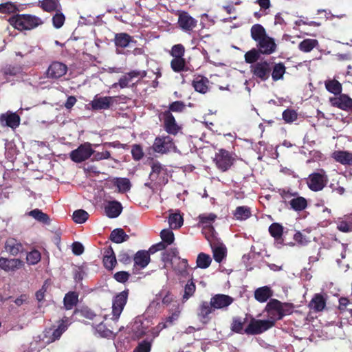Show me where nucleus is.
I'll return each instance as SVG.
<instances>
[{
  "label": "nucleus",
  "instance_id": "f257e3e1",
  "mask_svg": "<svg viewBox=\"0 0 352 352\" xmlns=\"http://www.w3.org/2000/svg\"><path fill=\"white\" fill-rule=\"evenodd\" d=\"M250 35L256 42L257 49L263 55H271L277 50L275 39L270 36L261 24H254L251 27Z\"/></svg>",
  "mask_w": 352,
  "mask_h": 352
},
{
  "label": "nucleus",
  "instance_id": "f03ea898",
  "mask_svg": "<svg viewBox=\"0 0 352 352\" xmlns=\"http://www.w3.org/2000/svg\"><path fill=\"white\" fill-rule=\"evenodd\" d=\"M8 21L11 26L20 32L34 30L43 23L40 17L30 14H13Z\"/></svg>",
  "mask_w": 352,
  "mask_h": 352
},
{
  "label": "nucleus",
  "instance_id": "7ed1b4c3",
  "mask_svg": "<svg viewBox=\"0 0 352 352\" xmlns=\"http://www.w3.org/2000/svg\"><path fill=\"white\" fill-rule=\"evenodd\" d=\"M269 319L275 324L276 320L282 319L284 316L291 314L294 311L292 303L281 302L276 299H271L265 307Z\"/></svg>",
  "mask_w": 352,
  "mask_h": 352
},
{
  "label": "nucleus",
  "instance_id": "20e7f679",
  "mask_svg": "<svg viewBox=\"0 0 352 352\" xmlns=\"http://www.w3.org/2000/svg\"><path fill=\"white\" fill-rule=\"evenodd\" d=\"M272 69V62L263 60L250 66V72L253 76L265 82L270 78Z\"/></svg>",
  "mask_w": 352,
  "mask_h": 352
},
{
  "label": "nucleus",
  "instance_id": "39448f33",
  "mask_svg": "<svg viewBox=\"0 0 352 352\" xmlns=\"http://www.w3.org/2000/svg\"><path fill=\"white\" fill-rule=\"evenodd\" d=\"M95 151L91 147V144L89 142H85L81 144L76 149L71 151L69 153L70 159L76 162L80 163L89 159Z\"/></svg>",
  "mask_w": 352,
  "mask_h": 352
},
{
  "label": "nucleus",
  "instance_id": "423d86ee",
  "mask_svg": "<svg viewBox=\"0 0 352 352\" xmlns=\"http://www.w3.org/2000/svg\"><path fill=\"white\" fill-rule=\"evenodd\" d=\"M214 160L219 170L226 171L232 166L235 158L231 153L226 149L221 148L216 153Z\"/></svg>",
  "mask_w": 352,
  "mask_h": 352
},
{
  "label": "nucleus",
  "instance_id": "0eeeda50",
  "mask_svg": "<svg viewBox=\"0 0 352 352\" xmlns=\"http://www.w3.org/2000/svg\"><path fill=\"white\" fill-rule=\"evenodd\" d=\"M178 27L184 32L190 34L197 25V20L188 12L179 11L177 20Z\"/></svg>",
  "mask_w": 352,
  "mask_h": 352
},
{
  "label": "nucleus",
  "instance_id": "6e6552de",
  "mask_svg": "<svg viewBox=\"0 0 352 352\" xmlns=\"http://www.w3.org/2000/svg\"><path fill=\"white\" fill-rule=\"evenodd\" d=\"M274 326L272 320L252 319L244 333L248 335L260 334Z\"/></svg>",
  "mask_w": 352,
  "mask_h": 352
},
{
  "label": "nucleus",
  "instance_id": "1a4fd4ad",
  "mask_svg": "<svg viewBox=\"0 0 352 352\" xmlns=\"http://www.w3.org/2000/svg\"><path fill=\"white\" fill-rule=\"evenodd\" d=\"M68 70L67 66L61 62L54 61L47 69L45 74L47 78L56 80L64 76Z\"/></svg>",
  "mask_w": 352,
  "mask_h": 352
},
{
  "label": "nucleus",
  "instance_id": "9d476101",
  "mask_svg": "<svg viewBox=\"0 0 352 352\" xmlns=\"http://www.w3.org/2000/svg\"><path fill=\"white\" fill-rule=\"evenodd\" d=\"M174 147L173 139L168 135L155 138L152 146V148L155 153L161 154L170 152Z\"/></svg>",
  "mask_w": 352,
  "mask_h": 352
},
{
  "label": "nucleus",
  "instance_id": "9b49d317",
  "mask_svg": "<svg viewBox=\"0 0 352 352\" xmlns=\"http://www.w3.org/2000/svg\"><path fill=\"white\" fill-rule=\"evenodd\" d=\"M128 298V292L123 291L118 294L113 300L112 314L113 319L118 320L123 309L126 303Z\"/></svg>",
  "mask_w": 352,
  "mask_h": 352
},
{
  "label": "nucleus",
  "instance_id": "f8f14e48",
  "mask_svg": "<svg viewBox=\"0 0 352 352\" xmlns=\"http://www.w3.org/2000/svg\"><path fill=\"white\" fill-rule=\"evenodd\" d=\"M329 102L333 107L352 113V98L347 94H341L338 96L331 97Z\"/></svg>",
  "mask_w": 352,
  "mask_h": 352
},
{
  "label": "nucleus",
  "instance_id": "ddd939ff",
  "mask_svg": "<svg viewBox=\"0 0 352 352\" xmlns=\"http://www.w3.org/2000/svg\"><path fill=\"white\" fill-rule=\"evenodd\" d=\"M199 226L202 227V233L205 235L207 240H210L206 231L208 230L212 235L214 232V229L212 226V223L217 219V215L213 213L209 214H201L198 217Z\"/></svg>",
  "mask_w": 352,
  "mask_h": 352
},
{
  "label": "nucleus",
  "instance_id": "4468645a",
  "mask_svg": "<svg viewBox=\"0 0 352 352\" xmlns=\"http://www.w3.org/2000/svg\"><path fill=\"white\" fill-rule=\"evenodd\" d=\"M164 128L165 131L172 135H176L180 127L177 125L175 117L170 111H165L162 113Z\"/></svg>",
  "mask_w": 352,
  "mask_h": 352
},
{
  "label": "nucleus",
  "instance_id": "2eb2a0df",
  "mask_svg": "<svg viewBox=\"0 0 352 352\" xmlns=\"http://www.w3.org/2000/svg\"><path fill=\"white\" fill-rule=\"evenodd\" d=\"M113 103V98L111 96L98 97L96 96L89 104L94 111L109 109Z\"/></svg>",
  "mask_w": 352,
  "mask_h": 352
},
{
  "label": "nucleus",
  "instance_id": "dca6fc26",
  "mask_svg": "<svg viewBox=\"0 0 352 352\" xmlns=\"http://www.w3.org/2000/svg\"><path fill=\"white\" fill-rule=\"evenodd\" d=\"M214 308L211 305L210 301H202L197 308V317L199 321L206 324L210 320L209 315L214 311Z\"/></svg>",
  "mask_w": 352,
  "mask_h": 352
},
{
  "label": "nucleus",
  "instance_id": "f3484780",
  "mask_svg": "<svg viewBox=\"0 0 352 352\" xmlns=\"http://www.w3.org/2000/svg\"><path fill=\"white\" fill-rule=\"evenodd\" d=\"M21 118L18 114L12 112H7L0 116V123L2 126H8L13 129L20 124Z\"/></svg>",
  "mask_w": 352,
  "mask_h": 352
},
{
  "label": "nucleus",
  "instance_id": "a211bd4d",
  "mask_svg": "<svg viewBox=\"0 0 352 352\" xmlns=\"http://www.w3.org/2000/svg\"><path fill=\"white\" fill-rule=\"evenodd\" d=\"M109 182L111 188L121 193L129 191L131 186L129 179L126 177H114Z\"/></svg>",
  "mask_w": 352,
  "mask_h": 352
},
{
  "label": "nucleus",
  "instance_id": "6ab92c4d",
  "mask_svg": "<svg viewBox=\"0 0 352 352\" xmlns=\"http://www.w3.org/2000/svg\"><path fill=\"white\" fill-rule=\"evenodd\" d=\"M233 302V298L225 294H216L210 299L214 309L227 308Z\"/></svg>",
  "mask_w": 352,
  "mask_h": 352
},
{
  "label": "nucleus",
  "instance_id": "aec40b11",
  "mask_svg": "<svg viewBox=\"0 0 352 352\" xmlns=\"http://www.w3.org/2000/svg\"><path fill=\"white\" fill-rule=\"evenodd\" d=\"M106 215L109 218H116L122 212V204L117 201H108L104 206Z\"/></svg>",
  "mask_w": 352,
  "mask_h": 352
},
{
  "label": "nucleus",
  "instance_id": "412c9836",
  "mask_svg": "<svg viewBox=\"0 0 352 352\" xmlns=\"http://www.w3.org/2000/svg\"><path fill=\"white\" fill-rule=\"evenodd\" d=\"M114 44L117 48H125L131 43H136L133 37L127 33H117L114 36Z\"/></svg>",
  "mask_w": 352,
  "mask_h": 352
},
{
  "label": "nucleus",
  "instance_id": "4be33fe9",
  "mask_svg": "<svg viewBox=\"0 0 352 352\" xmlns=\"http://www.w3.org/2000/svg\"><path fill=\"white\" fill-rule=\"evenodd\" d=\"M210 81L208 78L203 76L195 77L192 81V86L195 90L200 94H206L209 89Z\"/></svg>",
  "mask_w": 352,
  "mask_h": 352
},
{
  "label": "nucleus",
  "instance_id": "5701e85b",
  "mask_svg": "<svg viewBox=\"0 0 352 352\" xmlns=\"http://www.w3.org/2000/svg\"><path fill=\"white\" fill-rule=\"evenodd\" d=\"M331 157L342 165L352 166V153L347 151H335L332 153Z\"/></svg>",
  "mask_w": 352,
  "mask_h": 352
},
{
  "label": "nucleus",
  "instance_id": "b1692460",
  "mask_svg": "<svg viewBox=\"0 0 352 352\" xmlns=\"http://www.w3.org/2000/svg\"><path fill=\"white\" fill-rule=\"evenodd\" d=\"M23 264V261L18 258H0V268L6 272L14 271L20 268Z\"/></svg>",
  "mask_w": 352,
  "mask_h": 352
},
{
  "label": "nucleus",
  "instance_id": "393cba45",
  "mask_svg": "<svg viewBox=\"0 0 352 352\" xmlns=\"http://www.w3.org/2000/svg\"><path fill=\"white\" fill-rule=\"evenodd\" d=\"M134 267L138 269H144L150 262V255L147 251L140 250L134 256Z\"/></svg>",
  "mask_w": 352,
  "mask_h": 352
},
{
  "label": "nucleus",
  "instance_id": "a878e982",
  "mask_svg": "<svg viewBox=\"0 0 352 352\" xmlns=\"http://www.w3.org/2000/svg\"><path fill=\"white\" fill-rule=\"evenodd\" d=\"M5 249L10 254L16 256L23 250V246L15 239L10 238L6 241Z\"/></svg>",
  "mask_w": 352,
  "mask_h": 352
},
{
  "label": "nucleus",
  "instance_id": "bb28decb",
  "mask_svg": "<svg viewBox=\"0 0 352 352\" xmlns=\"http://www.w3.org/2000/svg\"><path fill=\"white\" fill-rule=\"evenodd\" d=\"M285 72L286 67L283 63H272V69L270 75H272V78L274 81L282 80Z\"/></svg>",
  "mask_w": 352,
  "mask_h": 352
},
{
  "label": "nucleus",
  "instance_id": "cd10ccee",
  "mask_svg": "<svg viewBox=\"0 0 352 352\" xmlns=\"http://www.w3.org/2000/svg\"><path fill=\"white\" fill-rule=\"evenodd\" d=\"M272 296V291L267 286L258 288L254 292V297L260 302H266Z\"/></svg>",
  "mask_w": 352,
  "mask_h": 352
},
{
  "label": "nucleus",
  "instance_id": "c85d7f7f",
  "mask_svg": "<svg viewBox=\"0 0 352 352\" xmlns=\"http://www.w3.org/2000/svg\"><path fill=\"white\" fill-rule=\"evenodd\" d=\"M214 259L220 263L226 256V248L223 244L211 243Z\"/></svg>",
  "mask_w": 352,
  "mask_h": 352
},
{
  "label": "nucleus",
  "instance_id": "c756f323",
  "mask_svg": "<svg viewBox=\"0 0 352 352\" xmlns=\"http://www.w3.org/2000/svg\"><path fill=\"white\" fill-rule=\"evenodd\" d=\"M307 184L311 190L318 191L324 188L327 181L324 177H308Z\"/></svg>",
  "mask_w": 352,
  "mask_h": 352
},
{
  "label": "nucleus",
  "instance_id": "7c9ffc66",
  "mask_svg": "<svg viewBox=\"0 0 352 352\" xmlns=\"http://www.w3.org/2000/svg\"><path fill=\"white\" fill-rule=\"evenodd\" d=\"M325 88L329 92L333 94L335 96H339L342 91V84L336 79L325 81Z\"/></svg>",
  "mask_w": 352,
  "mask_h": 352
},
{
  "label": "nucleus",
  "instance_id": "2f4dec72",
  "mask_svg": "<svg viewBox=\"0 0 352 352\" xmlns=\"http://www.w3.org/2000/svg\"><path fill=\"white\" fill-rule=\"evenodd\" d=\"M318 41L313 38H305L298 44L300 51L308 53L318 45Z\"/></svg>",
  "mask_w": 352,
  "mask_h": 352
},
{
  "label": "nucleus",
  "instance_id": "473e14b6",
  "mask_svg": "<svg viewBox=\"0 0 352 352\" xmlns=\"http://www.w3.org/2000/svg\"><path fill=\"white\" fill-rule=\"evenodd\" d=\"M20 12L19 6L16 3L12 1H7L6 3H0V14H18Z\"/></svg>",
  "mask_w": 352,
  "mask_h": 352
},
{
  "label": "nucleus",
  "instance_id": "72a5a7b5",
  "mask_svg": "<svg viewBox=\"0 0 352 352\" xmlns=\"http://www.w3.org/2000/svg\"><path fill=\"white\" fill-rule=\"evenodd\" d=\"M325 304L323 296L320 294H316L309 302V307L316 311H320L324 308Z\"/></svg>",
  "mask_w": 352,
  "mask_h": 352
},
{
  "label": "nucleus",
  "instance_id": "f704fd0d",
  "mask_svg": "<svg viewBox=\"0 0 352 352\" xmlns=\"http://www.w3.org/2000/svg\"><path fill=\"white\" fill-rule=\"evenodd\" d=\"M103 263L105 267L108 270H112L116 264V258L112 248L106 250L103 258Z\"/></svg>",
  "mask_w": 352,
  "mask_h": 352
},
{
  "label": "nucleus",
  "instance_id": "c9c22d12",
  "mask_svg": "<svg viewBox=\"0 0 352 352\" xmlns=\"http://www.w3.org/2000/svg\"><path fill=\"white\" fill-rule=\"evenodd\" d=\"M39 7L45 12H52L60 7L58 0H43L39 2Z\"/></svg>",
  "mask_w": 352,
  "mask_h": 352
},
{
  "label": "nucleus",
  "instance_id": "e433bc0d",
  "mask_svg": "<svg viewBox=\"0 0 352 352\" xmlns=\"http://www.w3.org/2000/svg\"><path fill=\"white\" fill-rule=\"evenodd\" d=\"M261 54L257 47L252 48L245 54V62L248 64L254 65L260 59Z\"/></svg>",
  "mask_w": 352,
  "mask_h": 352
},
{
  "label": "nucleus",
  "instance_id": "4c0bfd02",
  "mask_svg": "<svg viewBox=\"0 0 352 352\" xmlns=\"http://www.w3.org/2000/svg\"><path fill=\"white\" fill-rule=\"evenodd\" d=\"M110 239L114 243H121L127 241L129 239V236L122 229L116 228L111 232Z\"/></svg>",
  "mask_w": 352,
  "mask_h": 352
},
{
  "label": "nucleus",
  "instance_id": "58836bf2",
  "mask_svg": "<svg viewBox=\"0 0 352 352\" xmlns=\"http://www.w3.org/2000/svg\"><path fill=\"white\" fill-rule=\"evenodd\" d=\"M64 306L66 309H72L78 301V294L74 292H68L64 298Z\"/></svg>",
  "mask_w": 352,
  "mask_h": 352
},
{
  "label": "nucleus",
  "instance_id": "ea45409f",
  "mask_svg": "<svg viewBox=\"0 0 352 352\" xmlns=\"http://www.w3.org/2000/svg\"><path fill=\"white\" fill-rule=\"evenodd\" d=\"M134 78L135 76L133 75V72L131 71L122 76L120 78L118 82L114 83L113 87H116L118 85H119L121 89L128 87L131 86L130 84Z\"/></svg>",
  "mask_w": 352,
  "mask_h": 352
},
{
  "label": "nucleus",
  "instance_id": "a19ab883",
  "mask_svg": "<svg viewBox=\"0 0 352 352\" xmlns=\"http://www.w3.org/2000/svg\"><path fill=\"white\" fill-rule=\"evenodd\" d=\"M170 67L173 72L179 73L186 71V60L184 58H173L170 61Z\"/></svg>",
  "mask_w": 352,
  "mask_h": 352
},
{
  "label": "nucleus",
  "instance_id": "79ce46f5",
  "mask_svg": "<svg viewBox=\"0 0 352 352\" xmlns=\"http://www.w3.org/2000/svg\"><path fill=\"white\" fill-rule=\"evenodd\" d=\"M28 215L41 223L46 224L50 223V217L39 209H34L31 210L28 212Z\"/></svg>",
  "mask_w": 352,
  "mask_h": 352
},
{
  "label": "nucleus",
  "instance_id": "37998d69",
  "mask_svg": "<svg viewBox=\"0 0 352 352\" xmlns=\"http://www.w3.org/2000/svg\"><path fill=\"white\" fill-rule=\"evenodd\" d=\"M289 203L292 208L296 211H302L307 206V200L302 197L293 198Z\"/></svg>",
  "mask_w": 352,
  "mask_h": 352
},
{
  "label": "nucleus",
  "instance_id": "c03bdc74",
  "mask_svg": "<svg viewBox=\"0 0 352 352\" xmlns=\"http://www.w3.org/2000/svg\"><path fill=\"white\" fill-rule=\"evenodd\" d=\"M69 324V319L68 318H64L61 323L58 325V328L55 329L52 333V340L55 341L56 340H58L63 332L66 331Z\"/></svg>",
  "mask_w": 352,
  "mask_h": 352
},
{
  "label": "nucleus",
  "instance_id": "a18cd8bd",
  "mask_svg": "<svg viewBox=\"0 0 352 352\" xmlns=\"http://www.w3.org/2000/svg\"><path fill=\"white\" fill-rule=\"evenodd\" d=\"M155 179L149 177L148 181L144 183V186L151 188L153 190H157L162 184L164 185L168 182L166 179L165 181L164 177H154Z\"/></svg>",
  "mask_w": 352,
  "mask_h": 352
},
{
  "label": "nucleus",
  "instance_id": "49530a36",
  "mask_svg": "<svg viewBox=\"0 0 352 352\" xmlns=\"http://www.w3.org/2000/svg\"><path fill=\"white\" fill-rule=\"evenodd\" d=\"M234 216L238 220H245L251 216L250 208L248 206H239L236 208Z\"/></svg>",
  "mask_w": 352,
  "mask_h": 352
},
{
  "label": "nucleus",
  "instance_id": "de8ad7c7",
  "mask_svg": "<svg viewBox=\"0 0 352 352\" xmlns=\"http://www.w3.org/2000/svg\"><path fill=\"white\" fill-rule=\"evenodd\" d=\"M212 262V258L210 255L205 253H200L197 258V267L201 269L208 268Z\"/></svg>",
  "mask_w": 352,
  "mask_h": 352
},
{
  "label": "nucleus",
  "instance_id": "09e8293b",
  "mask_svg": "<svg viewBox=\"0 0 352 352\" xmlns=\"http://www.w3.org/2000/svg\"><path fill=\"white\" fill-rule=\"evenodd\" d=\"M168 223L172 229H177L182 226L183 218L179 214H171L168 218Z\"/></svg>",
  "mask_w": 352,
  "mask_h": 352
},
{
  "label": "nucleus",
  "instance_id": "8fccbe9b",
  "mask_svg": "<svg viewBox=\"0 0 352 352\" xmlns=\"http://www.w3.org/2000/svg\"><path fill=\"white\" fill-rule=\"evenodd\" d=\"M269 232L273 237L278 241L282 236L283 228L280 224L274 223L269 227Z\"/></svg>",
  "mask_w": 352,
  "mask_h": 352
},
{
  "label": "nucleus",
  "instance_id": "3c124183",
  "mask_svg": "<svg viewBox=\"0 0 352 352\" xmlns=\"http://www.w3.org/2000/svg\"><path fill=\"white\" fill-rule=\"evenodd\" d=\"M151 174H155L158 176H166L168 175L167 169L165 166L161 164L159 162H153L151 166Z\"/></svg>",
  "mask_w": 352,
  "mask_h": 352
},
{
  "label": "nucleus",
  "instance_id": "603ef678",
  "mask_svg": "<svg viewBox=\"0 0 352 352\" xmlns=\"http://www.w3.org/2000/svg\"><path fill=\"white\" fill-rule=\"evenodd\" d=\"M72 217L76 223H83L87 220L89 214L85 210L80 209L74 212Z\"/></svg>",
  "mask_w": 352,
  "mask_h": 352
},
{
  "label": "nucleus",
  "instance_id": "864d4df0",
  "mask_svg": "<svg viewBox=\"0 0 352 352\" xmlns=\"http://www.w3.org/2000/svg\"><path fill=\"white\" fill-rule=\"evenodd\" d=\"M131 153L135 161H140L144 157V151L140 144H135L131 146Z\"/></svg>",
  "mask_w": 352,
  "mask_h": 352
},
{
  "label": "nucleus",
  "instance_id": "5fc2aeb1",
  "mask_svg": "<svg viewBox=\"0 0 352 352\" xmlns=\"http://www.w3.org/2000/svg\"><path fill=\"white\" fill-rule=\"evenodd\" d=\"M53 26L56 29L60 28L65 23V16L63 13L58 11L56 14L52 16V19Z\"/></svg>",
  "mask_w": 352,
  "mask_h": 352
},
{
  "label": "nucleus",
  "instance_id": "6e6d98bb",
  "mask_svg": "<svg viewBox=\"0 0 352 352\" xmlns=\"http://www.w3.org/2000/svg\"><path fill=\"white\" fill-rule=\"evenodd\" d=\"M283 119L287 123H292L298 118V113L294 109H287L283 112Z\"/></svg>",
  "mask_w": 352,
  "mask_h": 352
},
{
  "label": "nucleus",
  "instance_id": "4d7b16f0",
  "mask_svg": "<svg viewBox=\"0 0 352 352\" xmlns=\"http://www.w3.org/2000/svg\"><path fill=\"white\" fill-rule=\"evenodd\" d=\"M195 292V285L192 280H189L184 287V294L182 297L183 302L186 301Z\"/></svg>",
  "mask_w": 352,
  "mask_h": 352
},
{
  "label": "nucleus",
  "instance_id": "13d9d810",
  "mask_svg": "<svg viewBox=\"0 0 352 352\" xmlns=\"http://www.w3.org/2000/svg\"><path fill=\"white\" fill-rule=\"evenodd\" d=\"M185 54V47L182 44L174 45L170 52V54L173 58H184Z\"/></svg>",
  "mask_w": 352,
  "mask_h": 352
},
{
  "label": "nucleus",
  "instance_id": "bf43d9fd",
  "mask_svg": "<svg viewBox=\"0 0 352 352\" xmlns=\"http://www.w3.org/2000/svg\"><path fill=\"white\" fill-rule=\"evenodd\" d=\"M186 109V104L183 101L177 100L170 103L168 106V109L167 111H170V113H181L184 111Z\"/></svg>",
  "mask_w": 352,
  "mask_h": 352
},
{
  "label": "nucleus",
  "instance_id": "052dcab7",
  "mask_svg": "<svg viewBox=\"0 0 352 352\" xmlns=\"http://www.w3.org/2000/svg\"><path fill=\"white\" fill-rule=\"evenodd\" d=\"M41 258V253L38 250H34L27 254L26 260L29 265H35L40 261Z\"/></svg>",
  "mask_w": 352,
  "mask_h": 352
},
{
  "label": "nucleus",
  "instance_id": "680f3d73",
  "mask_svg": "<svg viewBox=\"0 0 352 352\" xmlns=\"http://www.w3.org/2000/svg\"><path fill=\"white\" fill-rule=\"evenodd\" d=\"M160 236L163 242L166 243L167 244L173 243L175 239L173 232L168 229L162 230L161 231Z\"/></svg>",
  "mask_w": 352,
  "mask_h": 352
},
{
  "label": "nucleus",
  "instance_id": "e2e57ef3",
  "mask_svg": "<svg viewBox=\"0 0 352 352\" xmlns=\"http://www.w3.org/2000/svg\"><path fill=\"white\" fill-rule=\"evenodd\" d=\"M84 170L87 173L94 174H104V173L101 170L100 166L98 164L87 163L84 165Z\"/></svg>",
  "mask_w": 352,
  "mask_h": 352
},
{
  "label": "nucleus",
  "instance_id": "0e129e2a",
  "mask_svg": "<svg viewBox=\"0 0 352 352\" xmlns=\"http://www.w3.org/2000/svg\"><path fill=\"white\" fill-rule=\"evenodd\" d=\"M337 228L343 232H352V217H350V221H342L338 223Z\"/></svg>",
  "mask_w": 352,
  "mask_h": 352
},
{
  "label": "nucleus",
  "instance_id": "69168bd1",
  "mask_svg": "<svg viewBox=\"0 0 352 352\" xmlns=\"http://www.w3.org/2000/svg\"><path fill=\"white\" fill-rule=\"evenodd\" d=\"M76 312H78L80 315L87 319L93 320L96 316V314L88 307H82L80 310H76Z\"/></svg>",
  "mask_w": 352,
  "mask_h": 352
},
{
  "label": "nucleus",
  "instance_id": "338daca9",
  "mask_svg": "<svg viewBox=\"0 0 352 352\" xmlns=\"http://www.w3.org/2000/svg\"><path fill=\"white\" fill-rule=\"evenodd\" d=\"M231 329L236 333H242L243 331V322L239 318H234Z\"/></svg>",
  "mask_w": 352,
  "mask_h": 352
},
{
  "label": "nucleus",
  "instance_id": "774afa93",
  "mask_svg": "<svg viewBox=\"0 0 352 352\" xmlns=\"http://www.w3.org/2000/svg\"><path fill=\"white\" fill-rule=\"evenodd\" d=\"M151 346V343L149 342L143 341L138 344V346L134 349L133 352H150Z\"/></svg>",
  "mask_w": 352,
  "mask_h": 352
}]
</instances>
